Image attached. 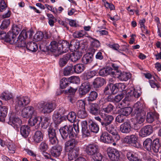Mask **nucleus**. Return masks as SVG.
<instances>
[{"label":"nucleus","mask_w":161,"mask_h":161,"mask_svg":"<svg viewBox=\"0 0 161 161\" xmlns=\"http://www.w3.org/2000/svg\"><path fill=\"white\" fill-rule=\"evenodd\" d=\"M93 84L94 88H99L101 86V78L98 77L96 78L93 82Z\"/></svg>","instance_id":"62"},{"label":"nucleus","mask_w":161,"mask_h":161,"mask_svg":"<svg viewBox=\"0 0 161 161\" xmlns=\"http://www.w3.org/2000/svg\"><path fill=\"white\" fill-rule=\"evenodd\" d=\"M70 57L71 54L69 53H67L63 55L59 59V64L60 66L61 67L64 66L70 59Z\"/></svg>","instance_id":"27"},{"label":"nucleus","mask_w":161,"mask_h":161,"mask_svg":"<svg viewBox=\"0 0 161 161\" xmlns=\"http://www.w3.org/2000/svg\"><path fill=\"white\" fill-rule=\"evenodd\" d=\"M10 23L9 19H5L3 20L0 25V29L1 31H5L9 25Z\"/></svg>","instance_id":"46"},{"label":"nucleus","mask_w":161,"mask_h":161,"mask_svg":"<svg viewBox=\"0 0 161 161\" xmlns=\"http://www.w3.org/2000/svg\"><path fill=\"white\" fill-rule=\"evenodd\" d=\"M149 82L151 87L153 88L157 87L158 88L159 86L158 84V81L154 78L153 79L150 80H149Z\"/></svg>","instance_id":"63"},{"label":"nucleus","mask_w":161,"mask_h":161,"mask_svg":"<svg viewBox=\"0 0 161 161\" xmlns=\"http://www.w3.org/2000/svg\"><path fill=\"white\" fill-rule=\"evenodd\" d=\"M82 132V134L88 136L90 135V131L87 126V123L86 121H83L81 122Z\"/></svg>","instance_id":"31"},{"label":"nucleus","mask_w":161,"mask_h":161,"mask_svg":"<svg viewBox=\"0 0 161 161\" xmlns=\"http://www.w3.org/2000/svg\"><path fill=\"white\" fill-rule=\"evenodd\" d=\"M50 122V119L46 117L44 118V120L41 123V127L44 129H46L48 127Z\"/></svg>","instance_id":"55"},{"label":"nucleus","mask_w":161,"mask_h":161,"mask_svg":"<svg viewBox=\"0 0 161 161\" xmlns=\"http://www.w3.org/2000/svg\"><path fill=\"white\" fill-rule=\"evenodd\" d=\"M12 94L8 91H5L0 94V98L5 100H9L13 98Z\"/></svg>","instance_id":"39"},{"label":"nucleus","mask_w":161,"mask_h":161,"mask_svg":"<svg viewBox=\"0 0 161 161\" xmlns=\"http://www.w3.org/2000/svg\"><path fill=\"white\" fill-rule=\"evenodd\" d=\"M93 56L89 54V53L86 54L82 58V62L85 64L90 63L93 60Z\"/></svg>","instance_id":"40"},{"label":"nucleus","mask_w":161,"mask_h":161,"mask_svg":"<svg viewBox=\"0 0 161 161\" xmlns=\"http://www.w3.org/2000/svg\"><path fill=\"white\" fill-rule=\"evenodd\" d=\"M91 87L90 83L87 82L83 83L79 89V92L80 95H85L90 90Z\"/></svg>","instance_id":"13"},{"label":"nucleus","mask_w":161,"mask_h":161,"mask_svg":"<svg viewBox=\"0 0 161 161\" xmlns=\"http://www.w3.org/2000/svg\"><path fill=\"white\" fill-rule=\"evenodd\" d=\"M97 95L96 92L94 91L91 92L87 98V101L90 102L95 100L97 97Z\"/></svg>","instance_id":"53"},{"label":"nucleus","mask_w":161,"mask_h":161,"mask_svg":"<svg viewBox=\"0 0 161 161\" xmlns=\"http://www.w3.org/2000/svg\"><path fill=\"white\" fill-rule=\"evenodd\" d=\"M44 34L42 31L37 32L34 36V39L36 41H40L43 40Z\"/></svg>","instance_id":"54"},{"label":"nucleus","mask_w":161,"mask_h":161,"mask_svg":"<svg viewBox=\"0 0 161 161\" xmlns=\"http://www.w3.org/2000/svg\"><path fill=\"white\" fill-rule=\"evenodd\" d=\"M16 40H17V42L14 43H17L19 47H26V44L25 42V40L24 39H21L19 37L17 38Z\"/></svg>","instance_id":"57"},{"label":"nucleus","mask_w":161,"mask_h":161,"mask_svg":"<svg viewBox=\"0 0 161 161\" xmlns=\"http://www.w3.org/2000/svg\"><path fill=\"white\" fill-rule=\"evenodd\" d=\"M101 125L107 130L109 131L108 127L114 119L113 116L101 113Z\"/></svg>","instance_id":"5"},{"label":"nucleus","mask_w":161,"mask_h":161,"mask_svg":"<svg viewBox=\"0 0 161 161\" xmlns=\"http://www.w3.org/2000/svg\"><path fill=\"white\" fill-rule=\"evenodd\" d=\"M72 45L66 41L60 40L57 42V54H60L62 53H66L68 50H71L70 47Z\"/></svg>","instance_id":"2"},{"label":"nucleus","mask_w":161,"mask_h":161,"mask_svg":"<svg viewBox=\"0 0 161 161\" xmlns=\"http://www.w3.org/2000/svg\"><path fill=\"white\" fill-rule=\"evenodd\" d=\"M64 127L67 130V132L69 134V137H71L73 136H75L74 130V127L71 125H64Z\"/></svg>","instance_id":"43"},{"label":"nucleus","mask_w":161,"mask_h":161,"mask_svg":"<svg viewBox=\"0 0 161 161\" xmlns=\"http://www.w3.org/2000/svg\"><path fill=\"white\" fill-rule=\"evenodd\" d=\"M101 141L107 143H111L114 142L112 137L107 132L101 135Z\"/></svg>","instance_id":"25"},{"label":"nucleus","mask_w":161,"mask_h":161,"mask_svg":"<svg viewBox=\"0 0 161 161\" xmlns=\"http://www.w3.org/2000/svg\"><path fill=\"white\" fill-rule=\"evenodd\" d=\"M69 84L70 83L78 84L80 83V79L78 76H71L68 78Z\"/></svg>","instance_id":"52"},{"label":"nucleus","mask_w":161,"mask_h":161,"mask_svg":"<svg viewBox=\"0 0 161 161\" xmlns=\"http://www.w3.org/2000/svg\"><path fill=\"white\" fill-rule=\"evenodd\" d=\"M61 115L58 112H55L53 115L52 118L55 123L59 124L62 121L64 117L62 116L60 117Z\"/></svg>","instance_id":"41"},{"label":"nucleus","mask_w":161,"mask_h":161,"mask_svg":"<svg viewBox=\"0 0 161 161\" xmlns=\"http://www.w3.org/2000/svg\"><path fill=\"white\" fill-rule=\"evenodd\" d=\"M143 147L147 150L151 151L152 150V141L150 138L147 139L143 142Z\"/></svg>","instance_id":"37"},{"label":"nucleus","mask_w":161,"mask_h":161,"mask_svg":"<svg viewBox=\"0 0 161 161\" xmlns=\"http://www.w3.org/2000/svg\"><path fill=\"white\" fill-rule=\"evenodd\" d=\"M54 104L51 103H45L43 107L42 111L44 114L49 113L54 110Z\"/></svg>","instance_id":"23"},{"label":"nucleus","mask_w":161,"mask_h":161,"mask_svg":"<svg viewBox=\"0 0 161 161\" xmlns=\"http://www.w3.org/2000/svg\"><path fill=\"white\" fill-rule=\"evenodd\" d=\"M36 112L34 108L31 106L24 108L21 112V116L24 118H29L36 115Z\"/></svg>","instance_id":"6"},{"label":"nucleus","mask_w":161,"mask_h":161,"mask_svg":"<svg viewBox=\"0 0 161 161\" xmlns=\"http://www.w3.org/2000/svg\"><path fill=\"white\" fill-rule=\"evenodd\" d=\"M60 133L62 138L64 140L67 138L68 136H69V133L67 132V130L65 129L64 126L62 127L59 129Z\"/></svg>","instance_id":"49"},{"label":"nucleus","mask_w":161,"mask_h":161,"mask_svg":"<svg viewBox=\"0 0 161 161\" xmlns=\"http://www.w3.org/2000/svg\"><path fill=\"white\" fill-rule=\"evenodd\" d=\"M45 46L46 48V49H47L52 52L57 53V42L56 41H52L48 46L46 45ZM43 49L45 50L44 47H43Z\"/></svg>","instance_id":"29"},{"label":"nucleus","mask_w":161,"mask_h":161,"mask_svg":"<svg viewBox=\"0 0 161 161\" xmlns=\"http://www.w3.org/2000/svg\"><path fill=\"white\" fill-rule=\"evenodd\" d=\"M137 140L136 136L132 135L126 136L124 139V141L127 143L131 144L136 148H138L141 147V145Z\"/></svg>","instance_id":"8"},{"label":"nucleus","mask_w":161,"mask_h":161,"mask_svg":"<svg viewBox=\"0 0 161 161\" xmlns=\"http://www.w3.org/2000/svg\"><path fill=\"white\" fill-rule=\"evenodd\" d=\"M51 37V35L47 32H45L44 34L43 40V44H40L39 46V48L41 51L44 52L46 51V50L43 49V47H45V46H46V45L49 43L50 42L49 40Z\"/></svg>","instance_id":"15"},{"label":"nucleus","mask_w":161,"mask_h":161,"mask_svg":"<svg viewBox=\"0 0 161 161\" xmlns=\"http://www.w3.org/2000/svg\"><path fill=\"white\" fill-rule=\"evenodd\" d=\"M86 32L84 30L77 31L74 32L73 35V37L75 38H80L86 35Z\"/></svg>","instance_id":"48"},{"label":"nucleus","mask_w":161,"mask_h":161,"mask_svg":"<svg viewBox=\"0 0 161 161\" xmlns=\"http://www.w3.org/2000/svg\"><path fill=\"white\" fill-rule=\"evenodd\" d=\"M89 127L91 131L95 133H97L99 130L98 125L95 122L91 120L89 122Z\"/></svg>","instance_id":"34"},{"label":"nucleus","mask_w":161,"mask_h":161,"mask_svg":"<svg viewBox=\"0 0 161 161\" xmlns=\"http://www.w3.org/2000/svg\"><path fill=\"white\" fill-rule=\"evenodd\" d=\"M62 149L63 147L60 145H58L53 146L50 149L51 154L54 157H57L60 155Z\"/></svg>","instance_id":"17"},{"label":"nucleus","mask_w":161,"mask_h":161,"mask_svg":"<svg viewBox=\"0 0 161 161\" xmlns=\"http://www.w3.org/2000/svg\"><path fill=\"white\" fill-rule=\"evenodd\" d=\"M160 147L159 139L156 138L153 140L152 142V150L154 152L156 153L158 152Z\"/></svg>","instance_id":"33"},{"label":"nucleus","mask_w":161,"mask_h":161,"mask_svg":"<svg viewBox=\"0 0 161 161\" xmlns=\"http://www.w3.org/2000/svg\"><path fill=\"white\" fill-rule=\"evenodd\" d=\"M48 133L49 138V141L52 145H55L58 143L55 130L53 128L49 127L48 130Z\"/></svg>","instance_id":"10"},{"label":"nucleus","mask_w":161,"mask_h":161,"mask_svg":"<svg viewBox=\"0 0 161 161\" xmlns=\"http://www.w3.org/2000/svg\"><path fill=\"white\" fill-rule=\"evenodd\" d=\"M75 136L69 137V139L65 143V148L66 150L75 148V147L77 145L78 142Z\"/></svg>","instance_id":"11"},{"label":"nucleus","mask_w":161,"mask_h":161,"mask_svg":"<svg viewBox=\"0 0 161 161\" xmlns=\"http://www.w3.org/2000/svg\"><path fill=\"white\" fill-rule=\"evenodd\" d=\"M159 114L157 113L149 112L147 114V121L149 123H152L155 119H158L159 118Z\"/></svg>","instance_id":"28"},{"label":"nucleus","mask_w":161,"mask_h":161,"mask_svg":"<svg viewBox=\"0 0 161 161\" xmlns=\"http://www.w3.org/2000/svg\"><path fill=\"white\" fill-rule=\"evenodd\" d=\"M89 110L91 114L95 115L100 113V107L97 103H91L89 107Z\"/></svg>","instance_id":"16"},{"label":"nucleus","mask_w":161,"mask_h":161,"mask_svg":"<svg viewBox=\"0 0 161 161\" xmlns=\"http://www.w3.org/2000/svg\"><path fill=\"white\" fill-rule=\"evenodd\" d=\"M141 94V92L140 90H137L134 89L133 91H131L130 94L126 95L124 100L125 101H129L131 99V97H134L136 98H138L140 97Z\"/></svg>","instance_id":"19"},{"label":"nucleus","mask_w":161,"mask_h":161,"mask_svg":"<svg viewBox=\"0 0 161 161\" xmlns=\"http://www.w3.org/2000/svg\"><path fill=\"white\" fill-rule=\"evenodd\" d=\"M131 127L130 122L127 121L124 122L120 126L119 130L124 133H129L131 130Z\"/></svg>","instance_id":"14"},{"label":"nucleus","mask_w":161,"mask_h":161,"mask_svg":"<svg viewBox=\"0 0 161 161\" xmlns=\"http://www.w3.org/2000/svg\"><path fill=\"white\" fill-rule=\"evenodd\" d=\"M106 152L111 161H118L119 160L120 155L118 150L112 147H108L107 149Z\"/></svg>","instance_id":"7"},{"label":"nucleus","mask_w":161,"mask_h":161,"mask_svg":"<svg viewBox=\"0 0 161 161\" xmlns=\"http://www.w3.org/2000/svg\"><path fill=\"white\" fill-rule=\"evenodd\" d=\"M30 131V127L28 125H24L20 127V134L25 138L28 136Z\"/></svg>","instance_id":"18"},{"label":"nucleus","mask_w":161,"mask_h":161,"mask_svg":"<svg viewBox=\"0 0 161 161\" xmlns=\"http://www.w3.org/2000/svg\"><path fill=\"white\" fill-rule=\"evenodd\" d=\"M135 115L136 121L138 123L142 124L144 121V114L143 113H139V114H134Z\"/></svg>","instance_id":"47"},{"label":"nucleus","mask_w":161,"mask_h":161,"mask_svg":"<svg viewBox=\"0 0 161 161\" xmlns=\"http://www.w3.org/2000/svg\"><path fill=\"white\" fill-rule=\"evenodd\" d=\"M74 73L80 74L84 71L85 69V65L82 64H76L73 66Z\"/></svg>","instance_id":"32"},{"label":"nucleus","mask_w":161,"mask_h":161,"mask_svg":"<svg viewBox=\"0 0 161 161\" xmlns=\"http://www.w3.org/2000/svg\"><path fill=\"white\" fill-rule=\"evenodd\" d=\"M27 37L28 33H27V31L25 30H23L19 35L18 37L21 39H22L25 40Z\"/></svg>","instance_id":"64"},{"label":"nucleus","mask_w":161,"mask_h":161,"mask_svg":"<svg viewBox=\"0 0 161 161\" xmlns=\"http://www.w3.org/2000/svg\"><path fill=\"white\" fill-rule=\"evenodd\" d=\"M20 31V28L19 27L18 25H15V26L14 25L13 26L11 32L14 35L16 36L18 35Z\"/></svg>","instance_id":"60"},{"label":"nucleus","mask_w":161,"mask_h":161,"mask_svg":"<svg viewBox=\"0 0 161 161\" xmlns=\"http://www.w3.org/2000/svg\"><path fill=\"white\" fill-rule=\"evenodd\" d=\"M131 77V75L130 74L125 73L123 72L120 77V79L121 80L126 81Z\"/></svg>","instance_id":"61"},{"label":"nucleus","mask_w":161,"mask_h":161,"mask_svg":"<svg viewBox=\"0 0 161 161\" xmlns=\"http://www.w3.org/2000/svg\"><path fill=\"white\" fill-rule=\"evenodd\" d=\"M153 131V127L151 125H146L142 128L140 130V136L142 137H146L151 134Z\"/></svg>","instance_id":"12"},{"label":"nucleus","mask_w":161,"mask_h":161,"mask_svg":"<svg viewBox=\"0 0 161 161\" xmlns=\"http://www.w3.org/2000/svg\"><path fill=\"white\" fill-rule=\"evenodd\" d=\"M85 151L89 155H94L93 158L95 161H101V153H99V149L97 145L90 144L86 146Z\"/></svg>","instance_id":"1"},{"label":"nucleus","mask_w":161,"mask_h":161,"mask_svg":"<svg viewBox=\"0 0 161 161\" xmlns=\"http://www.w3.org/2000/svg\"><path fill=\"white\" fill-rule=\"evenodd\" d=\"M77 105L79 110L85 109V103L83 101L80 100L78 101Z\"/></svg>","instance_id":"58"},{"label":"nucleus","mask_w":161,"mask_h":161,"mask_svg":"<svg viewBox=\"0 0 161 161\" xmlns=\"http://www.w3.org/2000/svg\"><path fill=\"white\" fill-rule=\"evenodd\" d=\"M102 108L104 112L109 113L114 109V107L110 103H105L103 104Z\"/></svg>","instance_id":"35"},{"label":"nucleus","mask_w":161,"mask_h":161,"mask_svg":"<svg viewBox=\"0 0 161 161\" xmlns=\"http://www.w3.org/2000/svg\"><path fill=\"white\" fill-rule=\"evenodd\" d=\"M43 136L44 134L42 131L40 130L36 131L33 137L34 142L35 143L40 142L42 141Z\"/></svg>","instance_id":"21"},{"label":"nucleus","mask_w":161,"mask_h":161,"mask_svg":"<svg viewBox=\"0 0 161 161\" xmlns=\"http://www.w3.org/2000/svg\"><path fill=\"white\" fill-rule=\"evenodd\" d=\"M68 153V158L70 160H72L77 157L79 154V149L77 148H69Z\"/></svg>","instance_id":"22"},{"label":"nucleus","mask_w":161,"mask_h":161,"mask_svg":"<svg viewBox=\"0 0 161 161\" xmlns=\"http://www.w3.org/2000/svg\"><path fill=\"white\" fill-rule=\"evenodd\" d=\"M113 70L112 68L109 67L101 69V76H106L108 75H114L115 72Z\"/></svg>","instance_id":"30"},{"label":"nucleus","mask_w":161,"mask_h":161,"mask_svg":"<svg viewBox=\"0 0 161 161\" xmlns=\"http://www.w3.org/2000/svg\"><path fill=\"white\" fill-rule=\"evenodd\" d=\"M30 102V98L28 96H18L16 99V103L17 106L23 108L27 105Z\"/></svg>","instance_id":"9"},{"label":"nucleus","mask_w":161,"mask_h":161,"mask_svg":"<svg viewBox=\"0 0 161 161\" xmlns=\"http://www.w3.org/2000/svg\"><path fill=\"white\" fill-rule=\"evenodd\" d=\"M67 118L69 121L74 123L75 122L76 118V114L74 112H71L67 115Z\"/></svg>","instance_id":"44"},{"label":"nucleus","mask_w":161,"mask_h":161,"mask_svg":"<svg viewBox=\"0 0 161 161\" xmlns=\"http://www.w3.org/2000/svg\"><path fill=\"white\" fill-rule=\"evenodd\" d=\"M8 113V108L5 106L0 105V121L4 122L5 120Z\"/></svg>","instance_id":"26"},{"label":"nucleus","mask_w":161,"mask_h":161,"mask_svg":"<svg viewBox=\"0 0 161 161\" xmlns=\"http://www.w3.org/2000/svg\"><path fill=\"white\" fill-rule=\"evenodd\" d=\"M8 116L9 118L7 120L8 124L12 125L14 128H19L21 125V120L19 118L15 117L13 113L9 114Z\"/></svg>","instance_id":"4"},{"label":"nucleus","mask_w":161,"mask_h":161,"mask_svg":"<svg viewBox=\"0 0 161 161\" xmlns=\"http://www.w3.org/2000/svg\"><path fill=\"white\" fill-rule=\"evenodd\" d=\"M82 54L81 53H76L71 55V57L70 59L73 62H75L79 60L81 57Z\"/></svg>","instance_id":"50"},{"label":"nucleus","mask_w":161,"mask_h":161,"mask_svg":"<svg viewBox=\"0 0 161 161\" xmlns=\"http://www.w3.org/2000/svg\"><path fill=\"white\" fill-rule=\"evenodd\" d=\"M16 37L11 31L6 34L5 31H0V39H4L5 41L11 44H13L17 42V40H16Z\"/></svg>","instance_id":"3"},{"label":"nucleus","mask_w":161,"mask_h":161,"mask_svg":"<svg viewBox=\"0 0 161 161\" xmlns=\"http://www.w3.org/2000/svg\"><path fill=\"white\" fill-rule=\"evenodd\" d=\"M143 106L142 104L139 102H137L134 104L132 110L133 114H139L143 113Z\"/></svg>","instance_id":"24"},{"label":"nucleus","mask_w":161,"mask_h":161,"mask_svg":"<svg viewBox=\"0 0 161 161\" xmlns=\"http://www.w3.org/2000/svg\"><path fill=\"white\" fill-rule=\"evenodd\" d=\"M126 157L130 161H142V159L139 158L137 153L134 152H128L126 153Z\"/></svg>","instance_id":"20"},{"label":"nucleus","mask_w":161,"mask_h":161,"mask_svg":"<svg viewBox=\"0 0 161 161\" xmlns=\"http://www.w3.org/2000/svg\"><path fill=\"white\" fill-rule=\"evenodd\" d=\"M77 116L81 119H84L87 116L85 109L79 110L77 113Z\"/></svg>","instance_id":"56"},{"label":"nucleus","mask_w":161,"mask_h":161,"mask_svg":"<svg viewBox=\"0 0 161 161\" xmlns=\"http://www.w3.org/2000/svg\"><path fill=\"white\" fill-rule=\"evenodd\" d=\"M73 66L72 65L66 67L64 70L63 73L65 76H68L74 73Z\"/></svg>","instance_id":"38"},{"label":"nucleus","mask_w":161,"mask_h":161,"mask_svg":"<svg viewBox=\"0 0 161 161\" xmlns=\"http://www.w3.org/2000/svg\"><path fill=\"white\" fill-rule=\"evenodd\" d=\"M121 110L122 112L121 114L124 116H128L133 111L132 108L130 107L124 108L122 109Z\"/></svg>","instance_id":"51"},{"label":"nucleus","mask_w":161,"mask_h":161,"mask_svg":"<svg viewBox=\"0 0 161 161\" xmlns=\"http://www.w3.org/2000/svg\"><path fill=\"white\" fill-rule=\"evenodd\" d=\"M69 84L68 78H63L60 81V86L61 89L66 88Z\"/></svg>","instance_id":"42"},{"label":"nucleus","mask_w":161,"mask_h":161,"mask_svg":"<svg viewBox=\"0 0 161 161\" xmlns=\"http://www.w3.org/2000/svg\"><path fill=\"white\" fill-rule=\"evenodd\" d=\"M28 120V124L31 126H34L35 124L38 122V124H39L40 122L38 121L37 117L36 115L35 116H32L29 118Z\"/></svg>","instance_id":"45"},{"label":"nucleus","mask_w":161,"mask_h":161,"mask_svg":"<svg viewBox=\"0 0 161 161\" xmlns=\"http://www.w3.org/2000/svg\"><path fill=\"white\" fill-rule=\"evenodd\" d=\"M26 48L29 50L35 52L37 50L38 46L36 43L33 42H30L27 44Z\"/></svg>","instance_id":"36"},{"label":"nucleus","mask_w":161,"mask_h":161,"mask_svg":"<svg viewBox=\"0 0 161 161\" xmlns=\"http://www.w3.org/2000/svg\"><path fill=\"white\" fill-rule=\"evenodd\" d=\"M103 3V4L107 8H109L111 10H114L115 8L114 5L111 3H108L106 0H102Z\"/></svg>","instance_id":"59"}]
</instances>
